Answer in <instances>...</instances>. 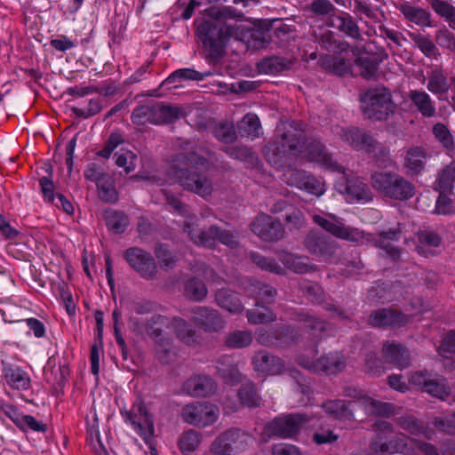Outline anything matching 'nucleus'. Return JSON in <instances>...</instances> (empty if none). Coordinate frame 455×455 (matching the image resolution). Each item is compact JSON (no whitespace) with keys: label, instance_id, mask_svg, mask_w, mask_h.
Masks as SVG:
<instances>
[{"label":"nucleus","instance_id":"obj_1","mask_svg":"<svg viewBox=\"0 0 455 455\" xmlns=\"http://www.w3.org/2000/svg\"><path fill=\"white\" fill-rule=\"evenodd\" d=\"M209 20L197 25L196 35L212 60L224 55V48L238 28L227 23V20H242L244 14L231 6L210 7L207 9Z\"/></svg>","mask_w":455,"mask_h":455},{"label":"nucleus","instance_id":"obj_2","mask_svg":"<svg viewBox=\"0 0 455 455\" xmlns=\"http://www.w3.org/2000/svg\"><path fill=\"white\" fill-rule=\"evenodd\" d=\"M306 140L302 123L285 121L277 127L275 140L265 146L263 154L271 165L280 169L285 166L287 160L303 153Z\"/></svg>","mask_w":455,"mask_h":455},{"label":"nucleus","instance_id":"obj_3","mask_svg":"<svg viewBox=\"0 0 455 455\" xmlns=\"http://www.w3.org/2000/svg\"><path fill=\"white\" fill-rule=\"evenodd\" d=\"M208 160L192 150L180 152L174 156L171 167L172 176L184 189L199 195L208 196L212 192V182L203 173L194 168L204 166Z\"/></svg>","mask_w":455,"mask_h":455},{"label":"nucleus","instance_id":"obj_4","mask_svg":"<svg viewBox=\"0 0 455 455\" xmlns=\"http://www.w3.org/2000/svg\"><path fill=\"white\" fill-rule=\"evenodd\" d=\"M360 109L364 118L372 122L388 120L396 111V104L390 90L376 85L362 90L359 93Z\"/></svg>","mask_w":455,"mask_h":455},{"label":"nucleus","instance_id":"obj_5","mask_svg":"<svg viewBox=\"0 0 455 455\" xmlns=\"http://www.w3.org/2000/svg\"><path fill=\"white\" fill-rule=\"evenodd\" d=\"M376 431L371 440L370 451L378 455L408 454L413 451L414 439L404 435H395L394 426L384 419H378L372 425Z\"/></svg>","mask_w":455,"mask_h":455},{"label":"nucleus","instance_id":"obj_6","mask_svg":"<svg viewBox=\"0 0 455 455\" xmlns=\"http://www.w3.org/2000/svg\"><path fill=\"white\" fill-rule=\"evenodd\" d=\"M371 184L383 197L395 201H408L416 195L414 184L403 176L392 171L372 173Z\"/></svg>","mask_w":455,"mask_h":455},{"label":"nucleus","instance_id":"obj_7","mask_svg":"<svg viewBox=\"0 0 455 455\" xmlns=\"http://www.w3.org/2000/svg\"><path fill=\"white\" fill-rule=\"evenodd\" d=\"M183 116V109L178 106H166L160 102H150L138 106L132 113L131 120L136 125L146 124H172Z\"/></svg>","mask_w":455,"mask_h":455},{"label":"nucleus","instance_id":"obj_8","mask_svg":"<svg viewBox=\"0 0 455 455\" xmlns=\"http://www.w3.org/2000/svg\"><path fill=\"white\" fill-rule=\"evenodd\" d=\"M310 417L306 413H290L274 418L263 428V435L270 438L295 439L306 428Z\"/></svg>","mask_w":455,"mask_h":455},{"label":"nucleus","instance_id":"obj_9","mask_svg":"<svg viewBox=\"0 0 455 455\" xmlns=\"http://www.w3.org/2000/svg\"><path fill=\"white\" fill-rule=\"evenodd\" d=\"M125 421L130 422L133 429L150 449L151 455H158L154 442L155 426L153 415L148 412L145 403L139 400L133 403L131 411L121 412Z\"/></svg>","mask_w":455,"mask_h":455},{"label":"nucleus","instance_id":"obj_10","mask_svg":"<svg viewBox=\"0 0 455 455\" xmlns=\"http://www.w3.org/2000/svg\"><path fill=\"white\" fill-rule=\"evenodd\" d=\"M283 181L290 187H295L307 193L321 196L325 192V183L312 173L289 165L282 176Z\"/></svg>","mask_w":455,"mask_h":455},{"label":"nucleus","instance_id":"obj_11","mask_svg":"<svg viewBox=\"0 0 455 455\" xmlns=\"http://www.w3.org/2000/svg\"><path fill=\"white\" fill-rule=\"evenodd\" d=\"M299 339V332L290 324H277L268 330H261L256 338L260 345L275 348L291 347Z\"/></svg>","mask_w":455,"mask_h":455},{"label":"nucleus","instance_id":"obj_12","mask_svg":"<svg viewBox=\"0 0 455 455\" xmlns=\"http://www.w3.org/2000/svg\"><path fill=\"white\" fill-rule=\"evenodd\" d=\"M180 415L186 423L204 427L217 420L219 409L208 402H195L186 404L182 408Z\"/></svg>","mask_w":455,"mask_h":455},{"label":"nucleus","instance_id":"obj_13","mask_svg":"<svg viewBox=\"0 0 455 455\" xmlns=\"http://www.w3.org/2000/svg\"><path fill=\"white\" fill-rule=\"evenodd\" d=\"M124 259L140 277L146 280L156 278L157 265L150 252L140 247H130L124 251Z\"/></svg>","mask_w":455,"mask_h":455},{"label":"nucleus","instance_id":"obj_14","mask_svg":"<svg viewBox=\"0 0 455 455\" xmlns=\"http://www.w3.org/2000/svg\"><path fill=\"white\" fill-rule=\"evenodd\" d=\"M315 224L331 234L333 236L351 243H358L363 238V232L358 228L347 227L342 220L334 214H329L328 219L320 215H314Z\"/></svg>","mask_w":455,"mask_h":455},{"label":"nucleus","instance_id":"obj_15","mask_svg":"<svg viewBox=\"0 0 455 455\" xmlns=\"http://www.w3.org/2000/svg\"><path fill=\"white\" fill-rule=\"evenodd\" d=\"M303 244L309 253L330 261L335 258L338 243L319 230H310L304 238Z\"/></svg>","mask_w":455,"mask_h":455},{"label":"nucleus","instance_id":"obj_16","mask_svg":"<svg viewBox=\"0 0 455 455\" xmlns=\"http://www.w3.org/2000/svg\"><path fill=\"white\" fill-rule=\"evenodd\" d=\"M298 363L306 370L315 373L322 372L325 375L337 374L341 372L346 367L345 359L339 353L324 355L315 361H312L305 356H299Z\"/></svg>","mask_w":455,"mask_h":455},{"label":"nucleus","instance_id":"obj_17","mask_svg":"<svg viewBox=\"0 0 455 455\" xmlns=\"http://www.w3.org/2000/svg\"><path fill=\"white\" fill-rule=\"evenodd\" d=\"M303 152L307 161L319 164L329 171L335 172L345 171V167L332 158V155L319 139L306 140Z\"/></svg>","mask_w":455,"mask_h":455},{"label":"nucleus","instance_id":"obj_18","mask_svg":"<svg viewBox=\"0 0 455 455\" xmlns=\"http://www.w3.org/2000/svg\"><path fill=\"white\" fill-rule=\"evenodd\" d=\"M191 321L205 332H219L225 328L226 322L220 312L205 306L191 308Z\"/></svg>","mask_w":455,"mask_h":455},{"label":"nucleus","instance_id":"obj_19","mask_svg":"<svg viewBox=\"0 0 455 455\" xmlns=\"http://www.w3.org/2000/svg\"><path fill=\"white\" fill-rule=\"evenodd\" d=\"M250 227L256 235L267 242L278 241L284 235V228L282 223L264 213L257 216Z\"/></svg>","mask_w":455,"mask_h":455},{"label":"nucleus","instance_id":"obj_20","mask_svg":"<svg viewBox=\"0 0 455 455\" xmlns=\"http://www.w3.org/2000/svg\"><path fill=\"white\" fill-rule=\"evenodd\" d=\"M243 36L249 49L258 51L267 48L274 42L271 38V21L259 20L252 28L243 33Z\"/></svg>","mask_w":455,"mask_h":455},{"label":"nucleus","instance_id":"obj_21","mask_svg":"<svg viewBox=\"0 0 455 455\" xmlns=\"http://www.w3.org/2000/svg\"><path fill=\"white\" fill-rule=\"evenodd\" d=\"M410 321V316L393 308H379L372 311L368 318V324L374 328H401Z\"/></svg>","mask_w":455,"mask_h":455},{"label":"nucleus","instance_id":"obj_22","mask_svg":"<svg viewBox=\"0 0 455 455\" xmlns=\"http://www.w3.org/2000/svg\"><path fill=\"white\" fill-rule=\"evenodd\" d=\"M341 173L343 176L335 184L340 194L347 195L351 199L366 201L371 199L370 188L359 178L347 176L346 170Z\"/></svg>","mask_w":455,"mask_h":455},{"label":"nucleus","instance_id":"obj_23","mask_svg":"<svg viewBox=\"0 0 455 455\" xmlns=\"http://www.w3.org/2000/svg\"><path fill=\"white\" fill-rule=\"evenodd\" d=\"M338 134L342 142L355 151H365L374 139L371 132L358 126L340 127Z\"/></svg>","mask_w":455,"mask_h":455},{"label":"nucleus","instance_id":"obj_24","mask_svg":"<svg viewBox=\"0 0 455 455\" xmlns=\"http://www.w3.org/2000/svg\"><path fill=\"white\" fill-rule=\"evenodd\" d=\"M401 235L402 229L400 224H398L395 228L379 231L372 240V243L375 247L384 250L394 261H398L402 249L393 245L391 243L399 241Z\"/></svg>","mask_w":455,"mask_h":455},{"label":"nucleus","instance_id":"obj_25","mask_svg":"<svg viewBox=\"0 0 455 455\" xmlns=\"http://www.w3.org/2000/svg\"><path fill=\"white\" fill-rule=\"evenodd\" d=\"M182 389L191 396L205 397L215 393L217 385L212 377L198 374L188 378L183 383Z\"/></svg>","mask_w":455,"mask_h":455},{"label":"nucleus","instance_id":"obj_26","mask_svg":"<svg viewBox=\"0 0 455 455\" xmlns=\"http://www.w3.org/2000/svg\"><path fill=\"white\" fill-rule=\"evenodd\" d=\"M254 371L269 375H277L283 372L284 363L283 360L265 350L256 352L251 359Z\"/></svg>","mask_w":455,"mask_h":455},{"label":"nucleus","instance_id":"obj_27","mask_svg":"<svg viewBox=\"0 0 455 455\" xmlns=\"http://www.w3.org/2000/svg\"><path fill=\"white\" fill-rule=\"evenodd\" d=\"M244 436V433L238 428L228 429L212 443L210 452L212 455H231L233 444Z\"/></svg>","mask_w":455,"mask_h":455},{"label":"nucleus","instance_id":"obj_28","mask_svg":"<svg viewBox=\"0 0 455 455\" xmlns=\"http://www.w3.org/2000/svg\"><path fill=\"white\" fill-rule=\"evenodd\" d=\"M382 354L387 363L400 369L407 368L410 365L409 351L401 344L385 342Z\"/></svg>","mask_w":455,"mask_h":455},{"label":"nucleus","instance_id":"obj_29","mask_svg":"<svg viewBox=\"0 0 455 455\" xmlns=\"http://www.w3.org/2000/svg\"><path fill=\"white\" fill-rule=\"evenodd\" d=\"M217 371L219 375L229 385H237L243 379L237 363L231 355H222L217 361Z\"/></svg>","mask_w":455,"mask_h":455},{"label":"nucleus","instance_id":"obj_30","mask_svg":"<svg viewBox=\"0 0 455 455\" xmlns=\"http://www.w3.org/2000/svg\"><path fill=\"white\" fill-rule=\"evenodd\" d=\"M280 260L287 269L296 274L312 273L318 269L317 266L312 264L309 258L305 255L283 251L281 254Z\"/></svg>","mask_w":455,"mask_h":455},{"label":"nucleus","instance_id":"obj_31","mask_svg":"<svg viewBox=\"0 0 455 455\" xmlns=\"http://www.w3.org/2000/svg\"><path fill=\"white\" fill-rule=\"evenodd\" d=\"M215 301L219 307L232 314H240L243 311V305L239 295L230 289L221 288L217 290Z\"/></svg>","mask_w":455,"mask_h":455},{"label":"nucleus","instance_id":"obj_32","mask_svg":"<svg viewBox=\"0 0 455 455\" xmlns=\"http://www.w3.org/2000/svg\"><path fill=\"white\" fill-rule=\"evenodd\" d=\"M292 62L287 58L272 55L263 58L257 63V70L259 74L277 75L291 68Z\"/></svg>","mask_w":455,"mask_h":455},{"label":"nucleus","instance_id":"obj_33","mask_svg":"<svg viewBox=\"0 0 455 455\" xmlns=\"http://www.w3.org/2000/svg\"><path fill=\"white\" fill-rule=\"evenodd\" d=\"M319 63L326 72L338 76H344L352 73V67L345 58L326 55L319 60Z\"/></svg>","mask_w":455,"mask_h":455},{"label":"nucleus","instance_id":"obj_34","mask_svg":"<svg viewBox=\"0 0 455 455\" xmlns=\"http://www.w3.org/2000/svg\"><path fill=\"white\" fill-rule=\"evenodd\" d=\"M427 152L421 147H412L406 152L404 167L411 175L419 174L425 168Z\"/></svg>","mask_w":455,"mask_h":455},{"label":"nucleus","instance_id":"obj_35","mask_svg":"<svg viewBox=\"0 0 455 455\" xmlns=\"http://www.w3.org/2000/svg\"><path fill=\"white\" fill-rule=\"evenodd\" d=\"M3 374L7 384L14 389L26 390L30 386V378L27 372L20 367L4 365L3 368Z\"/></svg>","mask_w":455,"mask_h":455},{"label":"nucleus","instance_id":"obj_36","mask_svg":"<svg viewBox=\"0 0 455 455\" xmlns=\"http://www.w3.org/2000/svg\"><path fill=\"white\" fill-rule=\"evenodd\" d=\"M240 383L241 386L237 391V396L241 403L248 408L259 407L261 397L258 393L255 383L250 379H243Z\"/></svg>","mask_w":455,"mask_h":455},{"label":"nucleus","instance_id":"obj_37","mask_svg":"<svg viewBox=\"0 0 455 455\" xmlns=\"http://www.w3.org/2000/svg\"><path fill=\"white\" fill-rule=\"evenodd\" d=\"M172 324L177 337L186 345L192 346L199 343L200 335L197 331L181 317H173Z\"/></svg>","mask_w":455,"mask_h":455},{"label":"nucleus","instance_id":"obj_38","mask_svg":"<svg viewBox=\"0 0 455 455\" xmlns=\"http://www.w3.org/2000/svg\"><path fill=\"white\" fill-rule=\"evenodd\" d=\"M104 220L108 228L114 234H123L128 228L130 221L126 213L121 211L106 210L104 212Z\"/></svg>","mask_w":455,"mask_h":455},{"label":"nucleus","instance_id":"obj_39","mask_svg":"<svg viewBox=\"0 0 455 455\" xmlns=\"http://www.w3.org/2000/svg\"><path fill=\"white\" fill-rule=\"evenodd\" d=\"M398 9L408 21L420 27L431 26L430 13L425 9L412 6L409 4H400Z\"/></svg>","mask_w":455,"mask_h":455},{"label":"nucleus","instance_id":"obj_40","mask_svg":"<svg viewBox=\"0 0 455 455\" xmlns=\"http://www.w3.org/2000/svg\"><path fill=\"white\" fill-rule=\"evenodd\" d=\"M336 28L339 31L356 41H362L363 36L360 28L355 19L347 12H342L336 16Z\"/></svg>","mask_w":455,"mask_h":455},{"label":"nucleus","instance_id":"obj_41","mask_svg":"<svg viewBox=\"0 0 455 455\" xmlns=\"http://www.w3.org/2000/svg\"><path fill=\"white\" fill-rule=\"evenodd\" d=\"M410 100L415 105L418 111L424 117H433L435 115V107L429 95L423 91L412 90L409 94Z\"/></svg>","mask_w":455,"mask_h":455},{"label":"nucleus","instance_id":"obj_42","mask_svg":"<svg viewBox=\"0 0 455 455\" xmlns=\"http://www.w3.org/2000/svg\"><path fill=\"white\" fill-rule=\"evenodd\" d=\"M365 152L372 156L373 161L379 168H387L393 164L389 148L375 138L369 147L366 148Z\"/></svg>","mask_w":455,"mask_h":455},{"label":"nucleus","instance_id":"obj_43","mask_svg":"<svg viewBox=\"0 0 455 455\" xmlns=\"http://www.w3.org/2000/svg\"><path fill=\"white\" fill-rule=\"evenodd\" d=\"M207 294V287L201 279L192 277L184 283L183 295L186 299L195 302H201L206 298Z\"/></svg>","mask_w":455,"mask_h":455},{"label":"nucleus","instance_id":"obj_44","mask_svg":"<svg viewBox=\"0 0 455 455\" xmlns=\"http://www.w3.org/2000/svg\"><path fill=\"white\" fill-rule=\"evenodd\" d=\"M316 42L322 48L333 53L343 52L349 48L347 42L336 39L334 33L331 30H325L316 36Z\"/></svg>","mask_w":455,"mask_h":455},{"label":"nucleus","instance_id":"obj_45","mask_svg":"<svg viewBox=\"0 0 455 455\" xmlns=\"http://www.w3.org/2000/svg\"><path fill=\"white\" fill-rule=\"evenodd\" d=\"M222 151L226 153L229 157L247 163L251 165H255L259 157L257 154L252 150L251 148L244 145H235L225 147L222 148Z\"/></svg>","mask_w":455,"mask_h":455},{"label":"nucleus","instance_id":"obj_46","mask_svg":"<svg viewBox=\"0 0 455 455\" xmlns=\"http://www.w3.org/2000/svg\"><path fill=\"white\" fill-rule=\"evenodd\" d=\"M246 317L251 324H264L276 320L274 311L268 307L261 306L259 301L256 302L255 308L246 311Z\"/></svg>","mask_w":455,"mask_h":455},{"label":"nucleus","instance_id":"obj_47","mask_svg":"<svg viewBox=\"0 0 455 455\" xmlns=\"http://www.w3.org/2000/svg\"><path fill=\"white\" fill-rule=\"evenodd\" d=\"M253 341L252 333L250 331L235 330L228 332L224 337L225 347L231 349H241L249 347Z\"/></svg>","mask_w":455,"mask_h":455},{"label":"nucleus","instance_id":"obj_48","mask_svg":"<svg viewBox=\"0 0 455 455\" xmlns=\"http://www.w3.org/2000/svg\"><path fill=\"white\" fill-rule=\"evenodd\" d=\"M260 130L259 118L256 114H246L240 122L237 124V132L242 137H259Z\"/></svg>","mask_w":455,"mask_h":455},{"label":"nucleus","instance_id":"obj_49","mask_svg":"<svg viewBox=\"0 0 455 455\" xmlns=\"http://www.w3.org/2000/svg\"><path fill=\"white\" fill-rule=\"evenodd\" d=\"M96 186L99 197L101 201L105 203H116L118 200L115 180L110 174L103 175L100 182H98Z\"/></svg>","mask_w":455,"mask_h":455},{"label":"nucleus","instance_id":"obj_50","mask_svg":"<svg viewBox=\"0 0 455 455\" xmlns=\"http://www.w3.org/2000/svg\"><path fill=\"white\" fill-rule=\"evenodd\" d=\"M363 405L369 415L387 418L394 412V405L392 403L375 400L370 396L363 397Z\"/></svg>","mask_w":455,"mask_h":455},{"label":"nucleus","instance_id":"obj_51","mask_svg":"<svg viewBox=\"0 0 455 455\" xmlns=\"http://www.w3.org/2000/svg\"><path fill=\"white\" fill-rule=\"evenodd\" d=\"M212 132L217 140L224 144H231L237 140V132L232 122H220L216 124Z\"/></svg>","mask_w":455,"mask_h":455},{"label":"nucleus","instance_id":"obj_52","mask_svg":"<svg viewBox=\"0 0 455 455\" xmlns=\"http://www.w3.org/2000/svg\"><path fill=\"white\" fill-rule=\"evenodd\" d=\"M201 443V434L194 429L182 433L178 440V446L183 455H191Z\"/></svg>","mask_w":455,"mask_h":455},{"label":"nucleus","instance_id":"obj_53","mask_svg":"<svg viewBox=\"0 0 455 455\" xmlns=\"http://www.w3.org/2000/svg\"><path fill=\"white\" fill-rule=\"evenodd\" d=\"M324 411L336 419H349L353 416L344 400H329L323 403Z\"/></svg>","mask_w":455,"mask_h":455},{"label":"nucleus","instance_id":"obj_54","mask_svg":"<svg viewBox=\"0 0 455 455\" xmlns=\"http://www.w3.org/2000/svg\"><path fill=\"white\" fill-rule=\"evenodd\" d=\"M455 182V163L446 165L439 173L435 183V189L439 192H451Z\"/></svg>","mask_w":455,"mask_h":455},{"label":"nucleus","instance_id":"obj_55","mask_svg":"<svg viewBox=\"0 0 455 455\" xmlns=\"http://www.w3.org/2000/svg\"><path fill=\"white\" fill-rule=\"evenodd\" d=\"M69 374L70 371L67 364L60 365L56 369L44 370L47 382L51 383L57 390H61L64 387Z\"/></svg>","mask_w":455,"mask_h":455},{"label":"nucleus","instance_id":"obj_56","mask_svg":"<svg viewBox=\"0 0 455 455\" xmlns=\"http://www.w3.org/2000/svg\"><path fill=\"white\" fill-rule=\"evenodd\" d=\"M169 323L168 318L164 315L155 314L145 323V331L154 340L164 338L163 327Z\"/></svg>","mask_w":455,"mask_h":455},{"label":"nucleus","instance_id":"obj_57","mask_svg":"<svg viewBox=\"0 0 455 455\" xmlns=\"http://www.w3.org/2000/svg\"><path fill=\"white\" fill-rule=\"evenodd\" d=\"M299 321L303 327L310 332L315 338H319L321 333L326 331L327 323L325 321L308 314H300Z\"/></svg>","mask_w":455,"mask_h":455},{"label":"nucleus","instance_id":"obj_58","mask_svg":"<svg viewBox=\"0 0 455 455\" xmlns=\"http://www.w3.org/2000/svg\"><path fill=\"white\" fill-rule=\"evenodd\" d=\"M207 74L200 73L194 68H180L172 72L163 84H171L177 81H202Z\"/></svg>","mask_w":455,"mask_h":455},{"label":"nucleus","instance_id":"obj_59","mask_svg":"<svg viewBox=\"0 0 455 455\" xmlns=\"http://www.w3.org/2000/svg\"><path fill=\"white\" fill-rule=\"evenodd\" d=\"M380 61L370 57H357L355 65L359 68V73L363 78L371 79L375 76Z\"/></svg>","mask_w":455,"mask_h":455},{"label":"nucleus","instance_id":"obj_60","mask_svg":"<svg viewBox=\"0 0 455 455\" xmlns=\"http://www.w3.org/2000/svg\"><path fill=\"white\" fill-rule=\"evenodd\" d=\"M445 76L438 70L432 71L427 83V89L435 94H443L449 91Z\"/></svg>","mask_w":455,"mask_h":455},{"label":"nucleus","instance_id":"obj_61","mask_svg":"<svg viewBox=\"0 0 455 455\" xmlns=\"http://www.w3.org/2000/svg\"><path fill=\"white\" fill-rule=\"evenodd\" d=\"M252 262L263 270L275 274H282L283 267L272 258H267L259 252H251Z\"/></svg>","mask_w":455,"mask_h":455},{"label":"nucleus","instance_id":"obj_62","mask_svg":"<svg viewBox=\"0 0 455 455\" xmlns=\"http://www.w3.org/2000/svg\"><path fill=\"white\" fill-rule=\"evenodd\" d=\"M424 391L441 400H444L451 394V388L444 383L443 379H431Z\"/></svg>","mask_w":455,"mask_h":455},{"label":"nucleus","instance_id":"obj_63","mask_svg":"<svg viewBox=\"0 0 455 455\" xmlns=\"http://www.w3.org/2000/svg\"><path fill=\"white\" fill-rule=\"evenodd\" d=\"M431 7L436 13L446 18L455 28V8L451 4L443 0H432Z\"/></svg>","mask_w":455,"mask_h":455},{"label":"nucleus","instance_id":"obj_64","mask_svg":"<svg viewBox=\"0 0 455 455\" xmlns=\"http://www.w3.org/2000/svg\"><path fill=\"white\" fill-rule=\"evenodd\" d=\"M397 425L411 435H417L423 431V424L412 415L401 416L396 419Z\"/></svg>","mask_w":455,"mask_h":455}]
</instances>
